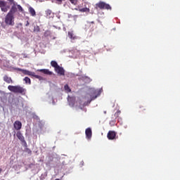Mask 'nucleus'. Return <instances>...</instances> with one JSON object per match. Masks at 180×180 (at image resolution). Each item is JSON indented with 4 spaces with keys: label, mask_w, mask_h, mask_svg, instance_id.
I'll list each match as a JSON object with an SVG mask.
<instances>
[{
    "label": "nucleus",
    "mask_w": 180,
    "mask_h": 180,
    "mask_svg": "<svg viewBox=\"0 0 180 180\" xmlns=\"http://www.w3.org/2000/svg\"><path fill=\"white\" fill-rule=\"evenodd\" d=\"M17 12L10 10L6 14L4 22L7 26H15V13Z\"/></svg>",
    "instance_id": "f257e3e1"
},
{
    "label": "nucleus",
    "mask_w": 180,
    "mask_h": 180,
    "mask_svg": "<svg viewBox=\"0 0 180 180\" xmlns=\"http://www.w3.org/2000/svg\"><path fill=\"white\" fill-rule=\"evenodd\" d=\"M95 9H96V11H98V9H101V11H112V6H110L109 4H107L106 2L100 1L96 4Z\"/></svg>",
    "instance_id": "f03ea898"
},
{
    "label": "nucleus",
    "mask_w": 180,
    "mask_h": 180,
    "mask_svg": "<svg viewBox=\"0 0 180 180\" xmlns=\"http://www.w3.org/2000/svg\"><path fill=\"white\" fill-rule=\"evenodd\" d=\"M8 91H11V92H13L14 94H23V92H25V89H23V87L20 86V85H9L8 86Z\"/></svg>",
    "instance_id": "7ed1b4c3"
},
{
    "label": "nucleus",
    "mask_w": 180,
    "mask_h": 180,
    "mask_svg": "<svg viewBox=\"0 0 180 180\" xmlns=\"http://www.w3.org/2000/svg\"><path fill=\"white\" fill-rule=\"evenodd\" d=\"M12 5L10 11L23 12V8L20 5L18 4L15 0H7Z\"/></svg>",
    "instance_id": "20e7f679"
},
{
    "label": "nucleus",
    "mask_w": 180,
    "mask_h": 180,
    "mask_svg": "<svg viewBox=\"0 0 180 180\" xmlns=\"http://www.w3.org/2000/svg\"><path fill=\"white\" fill-rule=\"evenodd\" d=\"M15 70L16 71H20L21 72H22V74H24V75H29L30 77H33V75H34V72H30L27 70L21 69L19 68H15Z\"/></svg>",
    "instance_id": "39448f33"
},
{
    "label": "nucleus",
    "mask_w": 180,
    "mask_h": 180,
    "mask_svg": "<svg viewBox=\"0 0 180 180\" xmlns=\"http://www.w3.org/2000/svg\"><path fill=\"white\" fill-rule=\"evenodd\" d=\"M0 8L1 12H8V11H9V9L11 8V6L6 5V1H0Z\"/></svg>",
    "instance_id": "423d86ee"
},
{
    "label": "nucleus",
    "mask_w": 180,
    "mask_h": 180,
    "mask_svg": "<svg viewBox=\"0 0 180 180\" xmlns=\"http://www.w3.org/2000/svg\"><path fill=\"white\" fill-rule=\"evenodd\" d=\"M55 71L59 75H65V70H64V68L60 67V65L55 69Z\"/></svg>",
    "instance_id": "0eeeda50"
},
{
    "label": "nucleus",
    "mask_w": 180,
    "mask_h": 180,
    "mask_svg": "<svg viewBox=\"0 0 180 180\" xmlns=\"http://www.w3.org/2000/svg\"><path fill=\"white\" fill-rule=\"evenodd\" d=\"M4 82L6 84H13V80H12V77L5 75L3 77Z\"/></svg>",
    "instance_id": "6e6552de"
},
{
    "label": "nucleus",
    "mask_w": 180,
    "mask_h": 180,
    "mask_svg": "<svg viewBox=\"0 0 180 180\" xmlns=\"http://www.w3.org/2000/svg\"><path fill=\"white\" fill-rule=\"evenodd\" d=\"M13 127L15 130H20V129H22V122H20V121H15L13 124Z\"/></svg>",
    "instance_id": "1a4fd4ad"
},
{
    "label": "nucleus",
    "mask_w": 180,
    "mask_h": 180,
    "mask_svg": "<svg viewBox=\"0 0 180 180\" xmlns=\"http://www.w3.org/2000/svg\"><path fill=\"white\" fill-rule=\"evenodd\" d=\"M19 140L21 141L22 146L23 147L27 148V143H26V141H25V137L23 136H18Z\"/></svg>",
    "instance_id": "9d476101"
},
{
    "label": "nucleus",
    "mask_w": 180,
    "mask_h": 180,
    "mask_svg": "<svg viewBox=\"0 0 180 180\" xmlns=\"http://www.w3.org/2000/svg\"><path fill=\"white\" fill-rule=\"evenodd\" d=\"M89 26L90 30L91 32H94V30H95V29H96V27H98L96 24H95V22H94V21L89 22Z\"/></svg>",
    "instance_id": "9b49d317"
},
{
    "label": "nucleus",
    "mask_w": 180,
    "mask_h": 180,
    "mask_svg": "<svg viewBox=\"0 0 180 180\" xmlns=\"http://www.w3.org/2000/svg\"><path fill=\"white\" fill-rule=\"evenodd\" d=\"M68 37L70 38L71 40H76L77 36L74 34V31L68 32Z\"/></svg>",
    "instance_id": "f8f14e48"
},
{
    "label": "nucleus",
    "mask_w": 180,
    "mask_h": 180,
    "mask_svg": "<svg viewBox=\"0 0 180 180\" xmlns=\"http://www.w3.org/2000/svg\"><path fill=\"white\" fill-rule=\"evenodd\" d=\"M38 71H39V72H43V74H46V75H51V74H53V72L47 69H41L38 70Z\"/></svg>",
    "instance_id": "ddd939ff"
},
{
    "label": "nucleus",
    "mask_w": 180,
    "mask_h": 180,
    "mask_svg": "<svg viewBox=\"0 0 180 180\" xmlns=\"http://www.w3.org/2000/svg\"><path fill=\"white\" fill-rule=\"evenodd\" d=\"M79 79H81L82 81H85V79H87V83H89V82H91V81H92V79H91V78H89L88 76H85V75L80 76Z\"/></svg>",
    "instance_id": "4468645a"
},
{
    "label": "nucleus",
    "mask_w": 180,
    "mask_h": 180,
    "mask_svg": "<svg viewBox=\"0 0 180 180\" xmlns=\"http://www.w3.org/2000/svg\"><path fill=\"white\" fill-rule=\"evenodd\" d=\"M28 11H29L31 16H36V11H34V8H33L32 7H30L28 8Z\"/></svg>",
    "instance_id": "2eb2a0df"
},
{
    "label": "nucleus",
    "mask_w": 180,
    "mask_h": 180,
    "mask_svg": "<svg viewBox=\"0 0 180 180\" xmlns=\"http://www.w3.org/2000/svg\"><path fill=\"white\" fill-rule=\"evenodd\" d=\"M79 12H85L86 13H89V12H91V10L89 9V8H79Z\"/></svg>",
    "instance_id": "dca6fc26"
},
{
    "label": "nucleus",
    "mask_w": 180,
    "mask_h": 180,
    "mask_svg": "<svg viewBox=\"0 0 180 180\" xmlns=\"http://www.w3.org/2000/svg\"><path fill=\"white\" fill-rule=\"evenodd\" d=\"M86 136H92V129L91 128H87L85 130Z\"/></svg>",
    "instance_id": "f3484780"
},
{
    "label": "nucleus",
    "mask_w": 180,
    "mask_h": 180,
    "mask_svg": "<svg viewBox=\"0 0 180 180\" xmlns=\"http://www.w3.org/2000/svg\"><path fill=\"white\" fill-rule=\"evenodd\" d=\"M51 67H53V68L56 70V68H58L59 65H58V63H57L56 62V60H52L51 62Z\"/></svg>",
    "instance_id": "a211bd4d"
},
{
    "label": "nucleus",
    "mask_w": 180,
    "mask_h": 180,
    "mask_svg": "<svg viewBox=\"0 0 180 180\" xmlns=\"http://www.w3.org/2000/svg\"><path fill=\"white\" fill-rule=\"evenodd\" d=\"M32 77H34V78H37V79H39V81H43V77L40 76V75H37L34 72V75H32Z\"/></svg>",
    "instance_id": "6ab92c4d"
},
{
    "label": "nucleus",
    "mask_w": 180,
    "mask_h": 180,
    "mask_svg": "<svg viewBox=\"0 0 180 180\" xmlns=\"http://www.w3.org/2000/svg\"><path fill=\"white\" fill-rule=\"evenodd\" d=\"M23 81H25V84H29V85L32 84V81L30 80V78H29L28 77H25Z\"/></svg>",
    "instance_id": "aec40b11"
},
{
    "label": "nucleus",
    "mask_w": 180,
    "mask_h": 180,
    "mask_svg": "<svg viewBox=\"0 0 180 180\" xmlns=\"http://www.w3.org/2000/svg\"><path fill=\"white\" fill-rule=\"evenodd\" d=\"M64 89L68 94L71 92V89L70 88V86H68V84H65L64 86Z\"/></svg>",
    "instance_id": "412c9836"
},
{
    "label": "nucleus",
    "mask_w": 180,
    "mask_h": 180,
    "mask_svg": "<svg viewBox=\"0 0 180 180\" xmlns=\"http://www.w3.org/2000/svg\"><path fill=\"white\" fill-rule=\"evenodd\" d=\"M117 133L115 131H109L107 136H116Z\"/></svg>",
    "instance_id": "4be33fe9"
},
{
    "label": "nucleus",
    "mask_w": 180,
    "mask_h": 180,
    "mask_svg": "<svg viewBox=\"0 0 180 180\" xmlns=\"http://www.w3.org/2000/svg\"><path fill=\"white\" fill-rule=\"evenodd\" d=\"M120 113H122V112L120 110H117L114 116L115 117V119H117V117H119V116L120 115Z\"/></svg>",
    "instance_id": "5701e85b"
},
{
    "label": "nucleus",
    "mask_w": 180,
    "mask_h": 180,
    "mask_svg": "<svg viewBox=\"0 0 180 180\" xmlns=\"http://www.w3.org/2000/svg\"><path fill=\"white\" fill-rule=\"evenodd\" d=\"M108 140H115L116 139V136H108Z\"/></svg>",
    "instance_id": "b1692460"
},
{
    "label": "nucleus",
    "mask_w": 180,
    "mask_h": 180,
    "mask_svg": "<svg viewBox=\"0 0 180 180\" xmlns=\"http://www.w3.org/2000/svg\"><path fill=\"white\" fill-rule=\"evenodd\" d=\"M34 32H40V27H39V26L34 27Z\"/></svg>",
    "instance_id": "393cba45"
},
{
    "label": "nucleus",
    "mask_w": 180,
    "mask_h": 180,
    "mask_svg": "<svg viewBox=\"0 0 180 180\" xmlns=\"http://www.w3.org/2000/svg\"><path fill=\"white\" fill-rule=\"evenodd\" d=\"M46 14L47 16H50V15H51V10H47Z\"/></svg>",
    "instance_id": "a878e982"
},
{
    "label": "nucleus",
    "mask_w": 180,
    "mask_h": 180,
    "mask_svg": "<svg viewBox=\"0 0 180 180\" xmlns=\"http://www.w3.org/2000/svg\"><path fill=\"white\" fill-rule=\"evenodd\" d=\"M71 4H72L73 5H77V1L78 0H70Z\"/></svg>",
    "instance_id": "bb28decb"
},
{
    "label": "nucleus",
    "mask_w": 180,
    "mask_h": 180,
    "mask_svg": "<svg viewBox=\"0 0 180 180\" xmlns=\"http://www.w3.org/2000/svg\"><path fill=\"white\" fill-rule=\"evenodd\" d=\"M91 137H92L91 136H86L87 140H91Z\"/></svg>",
    "instance_id": "cd10ccee"
},
{
    "label": "nucleus",
    "mask_w": 180,
    "mask_h": 180,
    "mask_svg": "<svg viewBox=\"0 0 180 180\" xmlns=\"http://www.w3.org/2000/svg\"><path fill=\"white\" fill-rule=\"evenodd\" d=\"M29 25H30V23L29 22V21H27L25 26H29Z\"/></svg>",
    "instance_id": "c85d7f7f"
},
{
    "label": "nucleus",
    "mask_w": 180,
    "mask_h": 180,
    "mask_svg": "<svg viewBox=\"0 0 180 180\" xmlns=\"http://www.w3.org/2000/svg\"><path fill=\"white\" fill-rule=\"evenodd\" d=\"M84 82H88V79H85Z\"/></svg>",
    "instance_id": "c756f323"
},
{
    "label": "nucleus",
    "mask_w": 180,
    "mask_h": 180,
    "mask_svg": "<svg viewBox=\"0 0 180 180\" xmlns=\"http://www.w3.org/2000/svg\"><path fill=\"white\" fill-rule=\"evenodd\" d=\"M98 98V96H96L93 99H96Z\"/></svg>",
    "instance_id": "7c9ffc66"
},
{
    "label": "nucleus",
    "mask_w": 180,
    "mask_h": 180,
    "mask_svg": "<svg viewBox=\"0 0 180 180\" xmlns=\"http://www.w3.org/2000/svg\"><path fill=\"white\" fill-rule=\"evenodd\" d=\"M1 172H2V169L0 168V174H1Z\"/></svg>",
    "instance_id": "2f4dec72"
},
{
    "label": "nucleus",
    "mask_w": 180,
    "mask_h": 180,
    "mask_svg": "<svg viewBox=\"0 0 180 180\" xmlns=\"http://www.w3.org/2000/svg\"><path fill=\"white\" fill-rule=\"evenodd\" d=\"M104 113L106 114V111H105Z\"/></svg>",
    "instance_id": "473e14b6"
}]
</instances>
